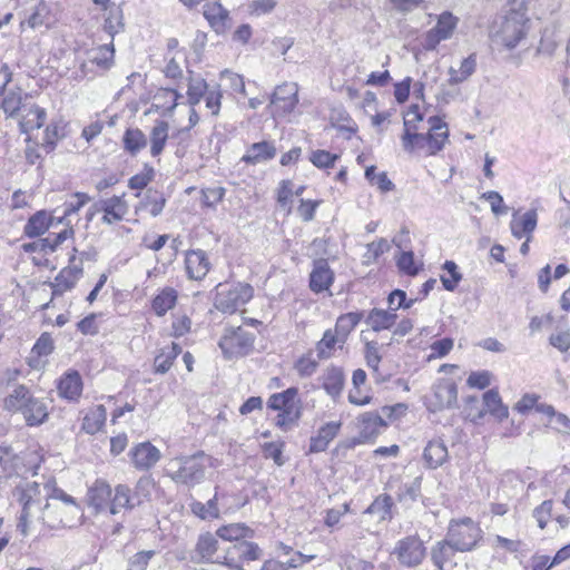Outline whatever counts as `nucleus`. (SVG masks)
<instances>
[{"label": "nucleus", "mask_w": 570, "mask_h": 570, "mask_svg": "<svg viewBox=\"0 0 570 570\" xmlns=\"http://www.w3.org/2000/svg\"><path fill=\"white\" fill-rule=\"evenodd\" d=\"M483 403L489 413L499 419L504 420L509 415L508 406L502 403L501 396L498 391L489 390L483 395Z\"/></svg>", "instance_id": "47"}, {"label": "nucleus", "mask_w": 570, "mask_h": 570, "mask_svg": "<svg viewBox=\"0 0 570 570\" xmlns=\"http://www.w3.org/2000/svg\"><path fill=\"white\" fill-rule=\"evenodd\" d=\"M459 18L450 11H444L436 17V23L428 30L421 40V46L428 51L435 50L438 46L449 40L454 35Z\"/></svg>", "instance_id": "8"}, {"label": "nucleus", "mask_w": 570, "mask_h": 570, "mask_svg": "<svg viewBox=\"0 0 570 570\" xmlns=\"http://www.w3.org/2000/svg\"><path fill=\"white\" fill-rule=\"evenodd\" d=\"M480 527L471 519L452 522L449 527L446 538L456 551L465 552L472 550L481 539Z\"/></svg>", "instance_id": "7"}, {"label": "nucleus", "mask_w": 570, "mask_h": 570, "mask_svg": "<svg viewBox=\"0 0 570 570\" xmlns=\"http://www.w3.org/2000/svg\"><path fill=\"white\" fill-rule=\"evenodd\" d=\"M111 495V487L105 480H96L88 489L87 499L90 507L97 512H102L109 511Z\"/></svg>", "instance_id": "25"}, {"label": "nucleus", "mask_w": 570, "mask_h": 570, "mask_svg": "<svg viewBox=\"0 0 570 570\" xmlns=\"http://www.w3.org/2000/svg\"><path fill=\"white\" fill-rule=\"evenodd\" d=\"M253 531L244 523H230L222 525L216 530V537L224 541H237L249 538Z\"/></svg>", "instance_id": "42"}, {"label": "nucleus", "mask_w": 570, "mask_h": 570, "mask_svg": "<svg viewBox=\"0 0 570 570\" xmlns=\"http://www.w3.org/2000/svg\"><path fill=\"white\" fill-rule=\"evenodd\" d=\"M253 297V288L248 284H237L228 289L220 288L216 297V307L224 313H234Z\"/></svg>", "instance_id": "12"}, {"label": "nucleus", "mask_w": 570, "mask_h": 570, "mask_svg": "<svg viewBox=\"0 0 570 570\" xmlns=\"http://www.w3.org/2000/svg\"><path fill=\"white\" fill-rule=\"evenodd\" d=\"M185 266L190 279L200 281L210 271L209 257L203 249L188 250L185 256Z\"/></svg>", "instance_id": "20"}, {"label": "nucleus", "mask_w": 570, "mask_h": 570, "mask_svg": "<svg viewBox=\"0 0 570 570\" xmlns=\"http://www.w3.org/2000/svg\"><path fill=\"white\" fill-rule=\"evenodd\" d=\"M82 269L78 266H69L60 271L52 284L53 293L61 294L75 286L80 278Z\"/></svg>", "instance_id": "39"}, {"label": "nucleus", "mask_w": 570, "mask_h": 570, "mask_svg": "<svg viewBox=\"0 0 570 570\" xmlns=\"http://www.w3.org/2000/svg\"><path fill=\"white\" fill-rule=\"evenodd\" d=\"M396 322V313L393 311H385L373 308L367 315L366 323L374 331L380 332L391 328Z\"/></svg>", "instance_id": "40"}, {"label": "nucleus", "mask_w": 570, "mask_h": 570, "mask_svg": "<svg viewBox=\"0 0 570 570\" xmlns=\"http://www.w3.org/2000/svg\"><path fill=\"white\" fill-rule=\"evenodd\" d=\"M3 409L20 413L29 426L40 425L48 417L46 403L35 397L26 385H17L12 389L3 400Z\"/></svg>", "instance_id": "5"}, {"label": "nucleus", "mask_w": 570, "mask_h": 570, "mask_svg": "<svg viewBox=\"0 0 570 570\" xmlns=\"http://www.w3.org/2000/svg\"><path fill=\"white\" fill-rule=\"evenodd\" d=\"M453 346L454 342L449 337L433 342L430 346L431 353L429 354L428 360L431 361L446 356L452 351Z\"/></svg>", "instance_id": "61"}, {"label": "nucleus", "mask_w": 570, "mask_h": 570, "mask_svg": "<svg viewBox=\"0 0 570 570\" xmlns=\"http://www.w3.org/2000/svg\"><path fill=\"white\" fill-rule=\"evenodd\" d=\"M55 22V19L51 14L50 7L43 2H38L33 8L29 17L21 21L20 28L23 30L24 26H28L31 29H37L40 27L50 28Z\"/></svg>", "instance_id": "28"}, {"label": "nucleus", "mask_w": 570, "mask_h": 570, "mask_svg": "<svg viewBox=\"0 0 570 570\" xmlns=\"http://www.w3.org/2000/svg\"><path fill=\"white\" fill-rule=\"evenodd\" d=\"M255 335L244 327H228L225 330L219 347L228 360L249 354L254 348Z\"/></svg>", "instance_id": "6"}, {"label": "nucleus", "mask_w": 570, "mask_h": 570, "mask_svg": "<svg viewBox=\"0 0 570 570\" xmlns=\"http://www.w3.org/2000/svg\"><path fill=\"white\" fill-rule=\"evenodd\" d=\"M129 454L134 466L138 470H148L160 459V451L149 442L137 444Z\"/></svg>", "instance_id": "21"}, {"label": "nucleus", "mask_w": 570, "mask_h": 570, "mask_svg": "<svg viewBox=\"0 0 570 570\" xmlns=\"http://www.w3.org/2000/svg\"><path fill=\"white\" fill-rule=\"evenodd\" d=\"M169 137V124L157 120L149 132L150 155L158 157L164 151Z\"/></svg>", "instance_id": "33"}, {"label": "nucleus", "mask_w": 570, "mask_h": 570, "mask_svg": "<svg viewBox=\"0 0 570 570\" xmlns=\"http://www.w3.org/2000/svg\"><path fill=\"white\" fill-rule=\"evenodd\" d=\"M179 98H181V95L177 90L160 88L154 96L153 106L156 109L170 112L176 108Z\"/></svg>", "instance_id": "48"}, {"label": "nucleus", "mask_w": 570, "mask_h": 570, "mask_svg": "<svg viewBox=\"0 0 570 570\" xmlns=\"http://www.w3.org/2000/svg\"><path fill=\"white\" fill-rule=\"evenodd\" d=\"M180 353L181 347L177 343H171L170 345L160 348L154 360L155 372L159 374L167 373Z\"/></svg>", "instance_id": "37"}, {"label": "nucleus", "mask_w": 570, "mask_h": 570, "mask_svg": "<svg viewBox=\"0 0 570 570\" xmlns=\"http://www.w3.org/2000/svg\"><path fill=\"white\" fill-rule=\"evenodd\" d=\"M298 104V86L295 82H286L278 86L271 98V114L274 118H283L291 115Z\"/></svg>", "instance_id": "10"}, {"label": "nucleus", "mask_w": 570, "mask_h": 570, "mask_svg": "<svg viewBox=\"0 0 570 570\" xmlns=\"http://www.w3.org/2000/svg\"><path fill=\"white\" fill-rule=\"evenodd\" d=\"M361 320V313L352 312L344 314L337 318L333 330L346 342L348 334L355 328Z\"/></svg>", "instance_id": "50"}, {"label": "nucleus", "mask_w": 570, "mask_h": 570, "mask_svg": "<svg viewBox=\"0 0 570 570\" xmlns=\"http://www.w3.org/2000/svg\"><path fill=\"white\" fill-rule=\"evenodd\" d=\"M423 121V114L417 105L409 107L403 117V134L401 145L406 154L414 155L424 153L425 156H434L441 151L449 138L448 125L440 117L428 119V134H420V122Z\"/></svg>", "instance_id": "1"}, {"label": "nucleus", "mask_w": 570, "mask_h": 570, "mask_svg": "<svg viewBox=\"0 0 570 570\" xmlns=\"http://www.w3.org/2000/svg\"><path fill=\"white\" fill-rule=\"evenodd\" d=\"M321 380L323 389L330 396L335 399L341 394L344 386V374L340 367H327L323 372Z\"/></svg>", "instance_id": "35"}, {"label": "nucleus", "mask_w": 570, "mask_h": 570, "mask_svg": "<svg viewBox=\"0 0 570 570\" xmlns=\"http://www.w3.org/2000/svg\"><path fill=\"white\" fill-rule=\"evenodd\" d=\"M443 268L449 276L441 277L442 284L446 291H454L462 278V275L458 271V265L453 261H446Z\"/></svg>", "instance_id": "55"}, {"label": "nucleus", "mask_w": 570, "mask_h": 570, "mask_svg": "<svg viewBox=\"0 0 570 570\" xmlns=\"http://www.w3.org/2000/svg\"><path fill=\"white\" fill-rule=\"evenodd\" d=\"M301 416V401L292 402V404H287L285 407L279 410L275 419V424L284 430H289L293 425H295Z\"/></svg>", "instance_id": "44"}, {"label": "nucleus", "mask_w": 570, "mask_h": 570, "mask_svg": "<svg viewBox=\"0 0 570 570\" xmlns=\"http://www.w3.org/2000/svg\"><path fill=\"white\" fill-rule=\"evenodd\" d=\"M262 557L259 547L249 541H240L230 546L225 554L217 558V562L226 566L229 570H243L244 561L258 560Z\"/></svg>", "instance_id": "9"}, {"label": "nucleus", "mask_w": 570, "mask_h": 570, "mask_svg": "<svg viewBox=\"0 0 570 570\" xmlns=\"http://www.w3.org/2000/svg\"><path fill=\"white\" fill-rule=\"evenodd\" d=\"M41 490L45 501H47L48 499L59 500L61 502L60 505L65 504V508L72 515V518H63L65 520H70V524H61L60 527L72 528L80 522L82 512L80 507L75 502L71 495L67 494L65 491L60 489H52L49 484H45L41 488Z\"/></svg>", "instance_id": "18"}, {"label": "nucleus", "mask_w": 570, "mask_h": 570, "mask_svg": "<svg viewBox=\"0 0 570 570\" xmlns=\"http://www.w3.org/2000/svg\"><path fill=\"white\" fill-rule=\"evenodd\" d=\"M65 136V122L62 120L51 121L45 130L43 141L51 148Z\"/></svg>", "instance_id": "56"}, {"label": "nucleus", "mask_w": 570, "mask_h": 570, "mask_svg": "<svg viewBox=\"0 0 570 570\" xmlns=\"http://www.w3.org/2000/svg\"><path fill=\"white\" fill-rule=\"evenodd\" d=\"M46 118V109L29 100L16 119H18L21 131L28 134L31 130L41 128Z\"/></svg>", "instance_id": "19"}, {"label": "nucleus", "mask_w": 570, "mask_h": 570, "mask_svg": "<svg viewBox=\"0 0 570 570\" xmlns=\"http://www.w3.org/2000/svg\"><path fill=\"white\" fill-rule=\"evenodd\" d=\"M124 28L122 14L119 9L110 10L105 19L104 30L111 37L120 32Z\"/></svg>", "instance_id": "58"}, {"label": "nucleus", "mask_w": 570, "mask_h": 570, "mask_svg": "<svg viewBox=\"0 0 570 570\" xmlns=\"http://www.w3.org/2000/svg\"><path fill=\"white\" fill-rule=\"evenodd\" d=\"M219 493L216 490L214 497L209 499L206 503L200 501H195L190 504L191 512L203 520H210L219 518V508H218Z\"/></svg>", "instance_id": "45"}, {"label": "nucleus", "mask_w": 570, "mask_h": 570, "mask_svg": "<svg viewBox=\"0 0 570 570\" xmlns=\"http://www.w3.org/2000/svg\"><path fill=\"white\" fill-rule=\"evenodd\" d=\"M298 390L296 387H289L282 393L273 394L268 400V407L275 411H279L292 402H296Z\"/></svg>", "instance_id": "52"}, {"label": "nucleus", "mask_w": 570, "mask_h": 570, "mask_svg": "<svg viewBox=\"0 0 570 570\" xmlns=\"http://www.w3.org/2000/svg\"><path fill=\"white\" fill-rule=\"evenodd\" d=\"M293 195V183L288 179L282 180L277 187L276 200L279 207L286 210L287 214L292 210Z\"/></svg>", "instance_id": "53"}, {"label": "nucleus", "mask_w": 570, "mask_h": 570, "mask_svg": "<svg viewBox=\"0 0 570 570\" xmlns=\"http://www.w3.org/2000/svg\"><path fill=\"white\" fill-rule=\"evenodd\" d=\"M124 149L131 156H136L147 146V139L139 128H128L122 136Z\"/></svg>", "instance_id": "43"}, {"label": "nucleus", "mask_w": 570, "mask_h": 570, "mask_svg": "<svg viewBox=\"0 0 570 570\" xmlns=\"http://www.w3.org/2000/svg\"><path fill=\"white\" fill-rule=\"evenodd\" d=\"M203 16L216 33H224L229 28V11L223 7L220 0H207L203 4Z\"/></svg>", "instance_id": "17"}, {"label": "nucleus", "mask_w": 570, "mask_h": 570, "mask_svg": "<svg viewBox=\"0 0 570 570\" xmlns=\"http://www.w3.org/2000/svg\"><path fill=\"white\" fill-rule=\"evenodd\" d=\"M538 225V213L535 209H529L525 213L521 214L519 210H515L512 214V218L510 222V230L513 237L517 239H527L531 242L532 234L535 230Z\"/></svg>", "instance_id": "16"}, {"label": "nucleus", "mask_w": 570, "mask_h": 570, "mask_svg": "<svg viewBox=\"0 0 570 570\" xmlns=\"http://www.w3.org/2000/svg\"><path fill=\"white\" fill-rule=\"evenodd\" d=\"M82 392V380L77 371L67 372L58 383V393L61 397L75 401Z\"/></svg>", "instance_id": "31"}, {"label": "nucleus", "mask_w": 570, "mask_h": 570, "mask_svg": "<svg viewBox=\"0 0 570 570\" xmlns=\"http://www.w3.org/2000/svg\"><path fill=\"white\" fill-rule=\"evenodd\" d=\"M338 157L340 156L337 154H332L323 149H316L311 151L309 160L317 168H330L334 166Z\"/></svg>", "instance_id": "54"}, {"label": "nucleus", "mask_w": 570, "mask_h": 570, "mask_svg": "<svg viewBox=\"0 0 570 570\" xmlns=\"http://www.w3.org/2000/svg\"><path fill=\"white\" fill-rule=\"evenodd\" d=\"M397 266L403 273L413 276L419 273L421 263L414 259L412 252H403L397 257Z\"/></svg>", "instance_id": "60"}, {"label": "nucleus", "mask_w": 570, "mask_h": 570, "mask_svg": "<svg viewBox=\"0 0 570 570\" xmlns=\"http://www.w3.org/2000/svg\"><path fill=\"white\" fill-rule=\"evenodd\" d=\"M208 91V85L204 78L193 75L188 77L187 100L190 107L198 105Z\"/></svg>", "instance_id": "46"}, {"label": "nucleus", "mask_w": 570, "mask_h": 570, "mask_svg": "<svg viewBox=\"0 0 570 570\" xmlns=\"http://www.w3.org/2000/svg\"><path fill=\"white\" fill-rule=\"evenodd\" d=\"M58 218L46 210L33 214L24 225V234L30 237H38L45 234L50 227L59 225Z\"/></svg>", "instance_id": "26"}, {"label": "nucleus", "mask_w": 570, "mask_h": 570, "mask_svg": "<svg viewBox=\"0 0 570 570\" xmlns=\"http://www.w3.org/2000/svg\"><path fill=\"white\" fill-rule=\"evenodd\" d=\"M29 100V95L21 89H9L0 94V108L7 117L17 118Z\"/></svg>", "instance_id": "22"}, {"label": "nucleus", "mask_w": 570, "mask_h": 570, "mask_svg": "<svg viewBox=\"0 0 570 570\" xmlns=\"http://www.w3.org/2000/svg\"><path fill=\"white\" fill-rule=\"evenodd\" d=\"M276 156V148L269 141H261L250 145L246 154L242 157V161L250 165L268 161Z\"/></svg>", "instance_id": "29"}, {"label": "nucleus", "mask_w": 570, "mask_h": 570, "mask_svg": "<svg viewBox=\"0 0 570 570\" xmlns=\"http://www.w3.org/2000/svg\"><path fill=\"white\" fill-rule=\"evenodd\" d=\"M549 343L559 352L567 353L570 350V330L556 331L550 335Z\"/></svg>", "instance_id": "64"}, {"label": "nucleus", "mask_w": 570, "mask_h": 570, "mask_svg": "<svg viewBox=\"0 0 570 570\" xmlns=\"http://www.w3.org/2000/svg\"><path fill=\"white\" fill-rule=\"evenodd\" d=\"M458 389L452 380H439L432 387L428 399V409L432 412L451 409L456 404Z\"/></svg>", "instance_id": "14"}, {"label": "nucleus", "mask_w": 570, "mask_h": 570, "mask_svg": "<svg viewBox=\"0 0 570 570\" xmlns=\"http://www.w3.org/2000/svg\"><path fill=\"white\" fill-rule=\"evenodd\" d=\"M196 549L203 559L210 560L218 551V540L212 533L202 534Z\"/></svg>", "instance_id": "51"}, {"label": "nucleus", "mask_w": 570, "mask_h": 570, "mask_svg": "<svg viewBox=\"0 0 570 570\" xmlns=\"http://www.w3.org/2000/svg\"><path fill=\"white\" fill-rule=\"evenodd\" d=\"M137 505H140V500H136V497H132L127 485L118 484L112 490L109 504V512L111 514H117L121 509H134Z\"/></svg>", "instance_id": "30"}, {"label": "nucleus", "mask_w": 570, "mask_h": 570, "mask_svg": "<svg viewBox=\"0 0 570 570\" xmlns=\"http://www.w3.org/2000/svg\"><path fill=\"white\" fill-rule=\"evenodd\" d=\"M318 363L314 360L311 354L303 355L299 357L294 365L295 371L302 377H308L313 375L317 370Z\"/></svg>", "instance_id": "62"}, {"label": "nucleus", "mask_w": 570, "mask_h": 570, "mask_svg": "<svg viewBox=\"0 0 570 570\" xmlns=\"http://www.w3.org/2000/svg\"><path fill=\"white\" fill-rule=\"evenodd\" d=\"M114 61V46L112 42L101 46L88 52V61L80 65L81 77H91L97 73L94 66L99 70L110 68Z\"/></svg>", "instance_id": "15"}, {"label": "nucleus", "mask_w": 570, "mask_h": 570, "mask_svg": "<svg viewBox=\"0 0 570 570\" xmlns=\"http://www.w3.org/2000/svg\"><path fill=\"white\" fill-rule=\"evenodd\" d=\"M220 79L225 81L235 94L246 95L245 81L240 75L224 70L220 73Z\"/></svg>", "instance_id": "63"}, {"label": "nucleus", "mask_w": 570, "mask_h": 570, "mask_svg": "<svg viewBox=\"0 0 570 570\" xmlns=\"http://www.w3.org/2000/svg\"><path fill=\"white\" fill-rule=\"evenodd\" d=\"M345 341L332 328L326 330L323 337L316 344V353L320 360H326L334 355L337 348H342Z\"/></svg>", "instance_id": "32"}, {"label": "nucleus", "mask_w": 570, "mask_h": 570, "mask_svg": "<svg viewBox=\"0 0 570 570\" xmlns=\"http://www.w3.org/2000/svg\"><path fill=\"white\" fill-rule=\"evenodd\" d=\"M107 419V411L104 405L91 407L82 421V430L88 434H95L101 430Z\"/></svg>", "instance_id": "41"}, {"label": "nucleus", "mask_w": 570, "mask_h": 570, "mask_svg": "<svg viewBox=\"0 0 570 570\" xmlns=\"http://www.w3.org/2000/svg\"><path fill=\"white\" fill-rule=\"evenodd\" d=\"M334 281V273L326 259H317L309 275V287L314 293L327 291Z\"/></svg>", "instance_id": "23"}, {"label": "nucleus", "mask_w": 570, "mask_h": 570, "mask_svg": "<svg viewBox=\"0 0 570 570\" xmlns=\"http://www.w3.org/2000/svg\"><path fill=\"white\" fill-rule=\"evenodd\" d=\"M341 428V421H331L323 424L309 440V452L320 453L325 451L330 443L337 436Z\"/></svg>", "instance_id": "24"}, {"label": "nucleus", "mask_w": 570, "mask_h": 570, "mask_svg": "<svg viewBox=\"0 0 570 570\" xmlns=\"http://www.w3.org/2000/svg\"><path fill=\"white\" fill-rule=\"evenodd\" d=\"M476 69V57L475 55H470L464 58L458 68L450 67L449 69V83L450 85H459L465 80H468Z\"/></svg>", "instance_id": "38"}, {"label": "nucleus", "mask_w": 570, "mask_h": 570, "mask_svg": "<svg viewBox=\"0 0 570 570\" xmlns=\"http://www.w3.org/2000/svg\"><path fill=\"white\" fill-rule=\"evenodd\" d=\"M129 206L122 196H111L96 202L89 209V219L97 213H102L101 222L112 225L121 222L128 214Z\"/></svg>", "instance_id": "11"}, {"label": "nucleus", "mask_w": 570, "mask_h": 570, "mask_svg": "<svg viewBox=\"0 0 570 570\" xmlns=\"http://www.w3.org/2000/svg\"><path fill=\"white\" fill-rule=\"evenodd\" d=\"M531 22L522 8H511L499 16L490 29L493 47L500 52H511L527 39Z\"/></svg>", "instance_id": "3"}, {"label": "nucleus", "mask_w": 570, "mask_h": 570, "mask_svg": "<svg viewBox=\"0 0 570 570\" xmlns=\"http://www.w3.org/2000/svg\"><path fill=\"white\" fill-rule=\"evenodd\" d=\"M392 507V499L389 495H380L377 497L372 504L366 509V513L370 514H379L381 520H385L390 514V509Z\"/></svg>", "instance_id": "57"}, {"label": "nucleus", "mask_w": 570, "mask_h": 570, "mask_svg": "<svg viewBox=\"0 0 570 570\" xmlns=\"http://www.w3.org/2000/svg\"><path fill=\"white\" fill-rule=\"evenodd\" d=\"M177 299L178 292L175 288L164 287L153 298L151 308L157 316L161 317L175 307Z\"/></svg>", "instance_id": "34"}, {"label": "nucleus", "mask_w": 570, "mask_h": 570, "mask_svg": "<svg viewBox=\"0 0 570 570\" xmlns=\"http://www.w3.org/2000/svg\"><path fill=\"white\" fill-rule=\"evenodd\" d=\"M393 554L402 566L416 567L425 557V547L419 537L410 535L396 542Z\"/></svg>", "instance_id": "13"}, {"label": "nucleus", "mask_w": 570, "mask_h": 570, "mask_svg": "<svg viewBox=\"0 0 570 570\" xmlns=\"http://www.w3.org/2000/svg\"><path fill=\"white\" fill-rule=\"evenodd\" d=\"M13 495L21 504L18 529L22 535H28L37 524L48 529L60 528L61 524H70V520L53 518L51 515V503L45 502L41 485L37 482L24 481L16 487Z\"/></svg>", "instance_id": "2"}, {"label": "nucleus", "mask_w": 570, "mask_h": 570, "mask_svg": "<svg viewBox=\"0 0 570 570\" xmlns=\"http://www.w3.org/2000/svg\"><path fill=\"white\" fill-rule=\"evenodd\" d=\"M217 466L216 459L199 451L191 455L170 459L165 471L175 483L191 488L204 481L208 469Z\"/></svg>", "instance_id": "4"}, {"label": "nucleus", "mask_w": 570, "mask_h": 570, "mask_svg": "<svg viewBox=\"0 0 570 570\" xmlns=\"http://www.w3.org/2000/svg\"><path fill=\"white\" fill-rule=\"evenodd\" d=\"M454 547L446 538L444 541L438 542L431 550V560L439 570H445L444 564L454 556Z\"/></svg>", "instance_id": "49"}, {"label": "nucleus", "mask_w": 570, "mask_h": 570, "mask_svg": "<svg viewBox=\"0 0 570 570\" xmlns=\"http://www.w3.org/2000/svg\"><path fill=\"white\" fill-rule=\"evenodd\" d=\"M284 442H267L262 445L263 455L265 459H272L278 466L284 464L283 460Z\"/></svg>", "instance_id": "59"}, {"label": "nucleus", "mask_w": 570, "mask_h": 570, "mask_svg": "<svg viewBox=\"0 0 570 570\" xmlns=\"http://www.w3.org/2000/svg\"><path fill=\"white\" fill-rule=\"evenodd\" d=\"M448 458V448L441 439L429 441L424 448L423 460L429 469H438L446 462Z\"/></svg>", "instance_id": "27"}, {"label": "nucleus", "mask_w": 570, "mask_h": 570, "mask_svg": "<svg viewBox=\"0 0 570 570\" xmlns=\"http://www.w3.org/2000/svg\"><path fill=\"white\" fill-rule=\"evenodd\" d=\"M360 422V435L364 440H370L377 434L381 430L386 426L384 420L375 412L363 413L358 417Z\"/></svg>", "instance_id": "36"}]
</instances>
